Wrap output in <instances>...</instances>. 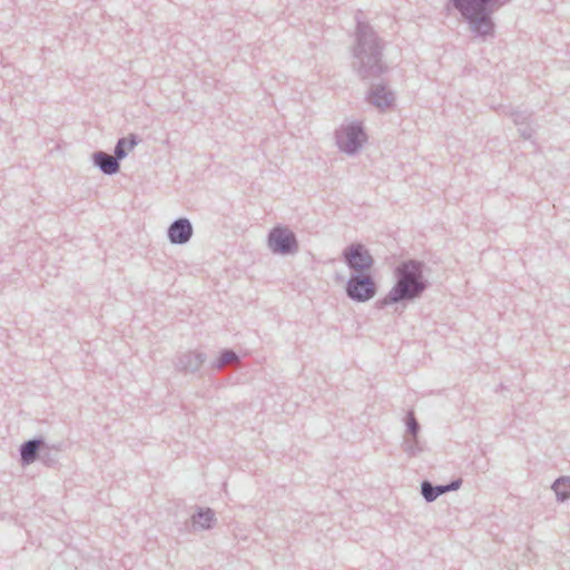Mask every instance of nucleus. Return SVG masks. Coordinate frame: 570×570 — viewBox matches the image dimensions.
I'll use <instances>...</instances> for the list:
<instances>
[{"instance_id": "3", "label": "nucleus", "mask_w": 570, "mask_h": 570, "mask_svg": "<svg viewBox=\"0 0 570 570\" xmlns=\"http://www.w3.org/2000/svg\"><path fill=\"white\" fill-rule=\"evenodd\" d=\"M510 0H446L444 9H454L466 24L472 39L489 42L495 38L494 13Z\"/></svg>"}, {"instance_id": "15", "label": "nucleus", "mask_w": 570, "mask_h": 570, "mask_svg": "<svg viewBox=\"0 0 570 570\" xmlns=\"http://www.w3.org/2000/svg\"><path fill=\"white\" fill-rule=\"evenodd\" d=\"M193 525L199 524L203 530H210L215 524V512L210 508H198L197 512L191 515Z\"/></svg>"}, {"instance_id": "14", "label": "nucleus", "mask_w": 570, "mask_h": 570, "mask_svg": "<svg viewBox=\"0 0 570 570\" xmlns=\"http://www.w3.org/2000/svg\"><path fill=\"white\" fill-rule=\"evenodd\" d=\"M140 137L137 134H129L128 137L119 138L115 145L114 154L119 161L125 159L139 142Z\"/></svg>"}, {"instance_id": "8", "label": "nucleus", "mask_w": 570, "mask_h": 570, "mask_svg": "<svg viewBox=\"0 0 570 570\" xmlns=\"http://www.w3.org/2000/svg\"><path fill=\"white\" fill-rule=\"evenodd\" d=\"M368 82L371 86L365 94V101L382 112L394 108L396 96L389 87V82L382 78L377 83L374 81Z\"/></svg>"}, {"instance_id": "22", "label": "nucleus", "mask_w": 570, "mask_h": 570, "mask_svg": "<svg viewBox=\"0 0 570 570\" xmlns=\"http://www.w3.org/2000/svg\"><path fill=\"white\" fill-rule=\"evenodd\" d=\"M463 481L461 478L453 479L449 483L443 484L445 493L456 491L461 488Z\"/></svg>"}, {"instance_id": "2", "label": "nucleus", "mask_w": 570, "mask_h": 570, "mask_svg": "<svg viewBox=\"0 0 570 570\" xmlns=\"http://www.w3.org/2000/svg\"><path fill=\"white\" fill-rule=\"evenodd\" d=\"M425 264L419 259H405L394 268L395 283L389 293L376 301L375 307L383 309L394 305V312L402 314L410 303L420 299L430 287L424 275Z\"/></svg>"}, {"instance_id": "11", "label": "nucleus", "mask_w": 570, "mask_h": 570, "mask_svg": "<svg viewBox=\"0 0 570 570\" xmlns=\"http://www.w3.org/2000/svg\"><path fill=\"white\" fill-rule=\"evenodd\" d=\"M45 448L46 440L43 436H36L22 442L19 446L20 464L27 466L37 461Z\"/></svg>"}, {"instance_id": "20", "label": "nucleus", "mask_w": 570, "mask_h": 570, "mask_svg": "<svg viewBox=\"0 0 570 570\" xmlns=\"http://www.w3.org/2000/svg\"><path fill=\"white\" fill-rule=\"evenodd\" d=\"M404 422L406 425V432L409 435L415 436L419 435L421 426L419 421L415 417V413L413 410H409L405 414Z\"/></svg>"}, {"instance_id": "9", "label": "nucleus", "mask_w": 570, "mask_h": 570, "mask_svg": "<svg viewBox=\"0 0 570 570\" xmlns=\"http://www.w3.org/2000/svg\"><path fill=\"white\" fill-rule=\"evenodd\" d=\"M501 112L509 116L518 129L519 136L524 140H532L537 134V126L532 119L533 112L511 106H502Z\"/></svg>"}, {"instance_id": "16", "label": "nucleus", "mask_w": 570, "mask_h": 570, "mask_svg": "<svg viewBox=\"0 0 570 570\" xmlns=\"http://www.w3.org/2000/svg\"><path fill=\"white\" fill-rule=\"evenodd\" d=\"M421 494L428 503H431L440 495L445 494V491L443 484H433L429 480H423L421 482Z\"/></svg>"}, {"instance_id": "13", "label": "nucleus", "mask_w": 570, "mask_h": 570, "mask_svg": "<svg viewBox=\"0 0 570 570\" xmlns=\"http://www.w3.org/2000/svg\"><path fill=\"white\" fill-rule=\"evenodd\" d=\"M91 160L95 167H97L104 175L112 176L120 170V161L114 155L106 151L98 150L91 155Z\"/></svg>"}, {"instance_id": "5", "label": "nucleus", "mask_w": 570, "mask_h": 570, "mask_svg": "<svg viewBox=\"0 0 570 570\" xmlns=\"http://www.w3.org/2000/svg\"><path fill=\"white\" fill-rule=\"evenodd\" d=\"M267 247L273 254L281 256H292L299 250L296 234L285 225H276L268 232Z\"/></svg>"}, {"instance_id": "12", "label": "nucleus", "mask_w": 570, "mask_h": 570, "mask_svg": "<svg viewBox=\"0 0 570 570\" xmlns=\"http://www.w3.org/2000/svg\"><path fill=\"white\" fill-rule=\"evenodd\" d=\"M206 360L207 356L204 352L188 351L176 357L175 368L184 373H195L202 367Z\"/></svg>"}, {"instance_id": "21", "label": "nucleus", "mask_w": 570, "mask_h": 570, "mask_svg": "<svg viewBox=\"0 0 570 570\" xmlns=\"http://www.w3.org/2000/svg\"><path fill=\"white\" fill-rule=\"evenodd\" d=\"M46 466L53 468L58 463L56 454L51 453V449L46 444V448L40 453L39 459Z\"/></svg>"}, {"instance_id": "6", "label": "nucleus", "mask_w": 570, "mask_h": 570, "mask_svg": "<svg viewBox=\"0 0 570 570\" xmlns=\"http://www.w3.org/2000/svg\"><path fill=\"white\" fill-rule=\"evenodd\" d=\"M335 140L341 151L353 156L361 150L363 144L367 140V136L363 125L353 121L335 131Z\"/></svg>"}, {"instance_id": "19", "label": "nucleus", "mask_w": 570, "mask_h": 570, "mask_svg": "<svg viewBox=\"0 0 570 570\" xmlns=\"http://www.w3.org/2000/svg\"><path fill=\"white\" fill-rule=\"evenodd\" d=\"M239 358L238 354L233 350L225 348L219 353V356L212 364L214 368H222L228 362L237 361Z\"/></svg>"}, {"instance_id": "18", "label": "nucleus", "mask_w": 570, "mask_h": 570, "mask_svg": "<svg viewBox=\"0 0 570 570\" xmlns=\"http://www.w3.org/2000/svg\"><path fill=\"white\" fill-rule=\"evenodd\" d=\"M403 451L409 456H416L419 453L423 451V448L420 444L419 435L412 436L410 435L403 442Z\"/></svg>"}, {"instance_id": "10", "label": "nucleus", "mask_w": 570, "mask_h": 570, "mask_svg": "<svg viewBox=\"0 0 570 570\" xmlns=\"http://www.w3.org/2000/svg\"><path fill=\"white\" fill-rule=\"evenodd\" d=\"M194 228L186 217L175 219L167 228V237L174 245H184L193 237Z\"/></svg>"}, {"instance_id": "1", "label": "nucleus", "mask_w": 570, "mask_h": 570, "mask_svg": "<svg viewBox=\"0 0 570 570\" xmlns=\"http://www.w3.org/2000/svg\"><path fill=\"white\" fill-rule=\"evenodd\" d=\"M355 21L351 69L362 81L379 80L390 70L383 59L386 42L368 22L361 20L360 13L355 16Z\"/></svg>"}, {"instance_id": "7", "label": "nucleus", "mask_w": 570, "mask_h": 570, "mask_svg": "<svg viewBox=\"0 0 570 570\" xmlns=\"http://www.w3.org/2000/svg\"><path fill=\"white\" fill-rule=\"evenodd\" d=\"M342 259L351 273H372L375 259L362 243L347 245L342 252Z\"/></svg>"}, {"instance_id": "17", "label": "nucleus", "mask_w": 570, "mask_h": 570, "mask_svg": "<svg viewBox=\"0 0 570 570\" xmlns=\"http://www.w3.org/2000/svg\"><path fill=\"white\" fill-rule=\"evenodd\" d=\"M557 501L564 502L570 499V476H559L551 485Z\"/></svg>"}, {"instance_id": "4", "label": "nucleus", "mask_w": 570, "mask_h": 570, "mask_svg": "<svg viewBox=\"0 0 570 570\" xmlns=\"http://www.w3.org/2000/svg\"><path fill=\"white\" fill-rule=\"evenodd\" d=\"M377 293V284L372 273H351L345 294L355 303H366Z\"/></svg>"}]
</instances>
